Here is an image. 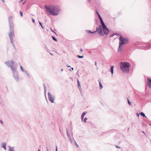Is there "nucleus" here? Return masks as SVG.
Segmentation results:
<instances>
[{
	"label": "nucleus",
	"instance_id": "11",
	"mask_svg": "<svg viewBox=\"0 0 151 151\" xmlns=\"http://www.w3.org/2000/svg\"><path fill=\"white\" fill-rule=\"evenodd\" d=\"M105 27H103L102 28L104 33V35L105 34L106 35H107L109 33V29L106 26Z\"/></svg>",
	"mask_w": 151,
	"mask_h": 151
},
{
	"label": "nucleus",
	"instance_id": "62",
	"mask_svg": "<svg viewBox=\"0 0 151 151\" xmlns=\"http://www.w3.org/2000/svg\"><path fill=\"white\" fill-rule=\"evenodd\" d=\"M86 113H85L86 114Z\"/></svg>",
	"mask_w": 151,
	"mask_h": 151
},
{
	"label": "nucleus",
	"instance_id": "50",
	"mask_svg": "<svg viewBox=\"0 0 151 151\" xmlns=\"http://www.w3.org/2000/svg\"><path fill=\"white\" fill-rule=\"evenodd\" d=\"M67 67H70V65H68V66H67Z\"/></svg>",
	"mask_w": 151,
	"mask_h": 151
},
{
	"label": "nucleus",
	"instance_id": "59",
	"mask_svg": "<svg viewBox=\"0 0 151 151\" xmlns=\"http://www.w3.org/2000/svg\"><path fill=\"white\" fill-rule=\"evenodd\" d=\"M142 132L145 134V133L144 132Z\"/></svg>",
	"mask_w": 151,
	"mask_h": 151
},
{
	"label": "nucleus",
	"instance_id": "49",
	"mask_svg": "<svg viewBox=\"0 0 151 151\" xmlns=\"http://www.w3.org/2000/svg\"><path fill=\"white\" fill-rule=\"evenodd\" d=\"M70 143H72V140H70Z\"/></svg>",
	"mask_w": 151,
	"mask_h": 151
},
{
	"label": "nucleus",
	"instance_id": "17",
	"mask_svg": "<svg viewBox=\"0 0 151 151\" xmlns=\"http://www.w3.org/2000/svg\"><path fill=\"white\" fill-rule=\"evenodd\" d=\"M1 147H3L5 150H6V143L5 142H2L1 144Z\"/></svg>",
	"mask_w": 151,
	"mask_h": 151
},
{
	"label": "nucleus",
	"instance_id": "29",
	"mask_svg": "<svg viewBox=\"0 0 151 151\" xmlns=\"http://www.w3.org/2000/svg\"><path fill=\"white\" fill-rule=\"evenodd\" d=\"M127 101H128V104L129 105H130L131 103L129 101V99H127Z\"/></svg>",
	"mask_w": 151,
	"mask_h": 151
},
{
	"label": "nucleus",
	"instance_id": "16",
	"mask_svg": "<svg viewBox=\"0 0 151 151\" xmlns=\"http://www.w3.org/2000/svg\"><path fill=\"white\" fill-rule=\"evenodd\" d=\"M98 81L99 83V88L100 89H101L103 88V86L101 83V79H99L98 80Z\"/></svg>",
	"mask_w": 151,
	"mask_h": 151
},
{
	"label": "nucleus",
	"instance_id": "41",
	"mask_svg": "<svg viewBox=\"0 0 151 151\" xmlns=\"http://www.w3.org/2000/svg\"><path fill=\"white\" fill-rule=\"evenodd\" d=\"M100 22H103L102 19L100 20Z\"/></svg>",
	"mask_w": 151,
	"mask_h": 151
},
{
	"label": "nucleus",
	"instance_id": "30",
	"mask_svg": "<svg viewBox=\"0 0 151 151\" xmlns=\"http://www.w3.org/2000/svg\"><path fill=\"white\" fill-rule=\"evenodd\" d=\"M20 16L21 17H22V16H23L22 12L21 11H20Z\"/></svg>",
	"mask_w": 151,
	"mask_h": 151
},
{
	"label": "nucleus",
	"instance_id": "56",
	"mask_svg": "<svg viewBox=\"0 0 151 151\" xmlns=\"http://www.w3.org/2000/svg\"><path fill=\"white\" fill-rule=\"evenodd\" d=\"M75 142V144H77V143H76V141H75V142Z\"/></svg>",
	"mask_w": 151,
	"mask_h": 151
},
{
	"label": "nucleus",
	"instance_id": "6",
	"mask_svg": "<svg viewBox=\"0 0 151 151\" xmlns=\"http://www.w3.org/2000/svg\"><path fill=\"white\" fill-rule=\"evenodd\" d=\"M5 63L8 67L11 68L12 71H14L16 68L13 67L14 62L13 61H8L5 62Z\"/></svg>",
	"mask_w": 151,
	"mask_h": 151
},
{
	"label": "nucleus",
	"instance_id": "3",
	"mask_svg": "<svg viewBox=\"0 0 151 151\" xmlns=\"http://www.w3.org/2000/svg\"><path fill=\"white\" fill-rule=\"evenodd\" d=\"M131 65L130 63L126 62H121L120 64V68L124 73H129V67Z\"/></svg>",
	"mask_w": 151,
	"mask_h": 151
},
{
	"label": "nucleus",
	"instance_id": "57",
	"mask_svg": "<svg viewBox=\"0 0 151 151\" xmlns=\"http://www.w3.org/2000/svg\"><path fill=\"white\" fill-rule=\"evenodd\" d=\"M2 0L3 1V2H4V0Z\"/></svg>",
	"mask_w": 151,
	"mask_h": 151
},
{
	"label": "nucleus",
	"instance_id": "35",
	"mask_svg": "<svg viewBox=\"0 0 151 151\" xmlns=\"http://www.w3.org/2000/svg\"><path fill=\"white\" fill-rule=\"evenodd\" d=\"M99 17L100 20L102 19L101 17V16H99Z\"/></svg>",
	"mask_w": 151,
	"mask_h": 151
},
{
	"label": "nucleus",
	"instance_id": "20",
	"mask_svg": "<svg viewBox=\"0 0 151 151\" xmlns=\"http://www.w3.org/2000/svg\"><path fill=\"white\" fill-rule=\"evenodd\" d=\"M8 147L9 148L8 151H14V147H11L10 146H9Z\"/></svg>",
	"mask_w": 151,
	"mask_h": 151
},
{
	"label": "nucleus",
	"instance_id": "38",
	"mask_svg": "<svg viewBox=\"0 0 151 151\" xmlns=\"http://www.w3.org/2000/svg\"><path fill=\"white\" fill-rule=\"evenodd\" d=\"M23 0H20L19 1V3H21Z\"/></svg>",
	"mask_w": 151,
	"mask_h": 151
},
{
	"label": "nucleus",
	"instance_id": "34",
	"mask_svg": "<svg viewBox=\"0 0 151 151\" xmlns=\"http://www.w3.org/2000/svg\"><path fill=\"white\" fill-rule=\"evenodd\" d=\"M115 147L116 148H120L121 147L116 145H115Z\"/></svg>",
	"mask_w": 151,
	"mask_h": 151
},
{
	"label": "nucleus",
	"instance_id": "46",
	"mask_svg": "<svg viewBox=\"0 0 151 151\" xmlns=\"http://www.w3.org/2000/svg\"><path fill=\"white\" fill-rule=\"evenodd\" d=\"M49 53H50V54L51 55H53V54H52V53H50V52H49Z\"/></svg>",
	"mask_w": 151,
	"mask_h": 151
},
{
	"label": "nucleus",
	"instance_id": "43",
	"mask_svg": "<svg viewBox=\"0 0 151 151\" xmlns=\"http://www.w3.org/2000/svg\"><path fill=\"white\" fill-rule=\"evenodd\" d=\"M51 30L52 31V32H54L55 33V34H56V33L55 32H54V31H53V30H52L51 29Z\"/></svg>",
	"mask_w": 151,
	"mask_h": 151
},
{
	"label": "nucleus",
	"instance_id": "26",
	"mask_svg": "<svg viewBox=\"0 0 151 151\" xmlns=\"http://www.w3.org/2000/svg\"><path fill=\"white\" fill-rule=\"evenodd\" d=\"M43 86L44 87V90H45V94L46 93V87L45 85V84H43Z\"/></svg>",
	"mask_w": 151,
	"mask_h": 151
},
{
	"label": "nucleus",
	"instance_id": "9",
	"mask_svg": "<svg viewBox=\"0 0 151 151\" xmlns=\"http://www.w3.org/2000/svg\"><path fill=\"white\" fill-rule=\"evenodd\" d=\"M48 95L49 100L51 102V103H54L55 96L51 94L50 92H48Z\"/></svg>",
	"mask_w": 151,
	"mask_h": 151
},
{
	"label": "nucleus",
	"instance_id": "33",
	"mask_svg": "<svg viewBox=\"0 0 151 151\" xmlns=\"http://www.w3.org/2000/svg\"><path fill=\"white\" fill-rule=\"evenodd\" d=\"M32 22L34 23H35V19L33 18L32 19Z\"/></svg>",
	"mask_w": 151,
	"mask_h": 151
},
{
	"label": "nucleus",
	"instance_id": "14",
	"mask_svg": "<svg viewBox=\"0 0 151 151\" xmlns=\"http://www.w3.org/2000/svg\"><path fill=\"white\" fill-rule=\"evenodd\" d=\"M77 81L78 83V87L79 91H80L81 93V94L82 95L81 92V86L80 83L79 81L78 80H77Z\"/></svg>",
	"mask_w": 151,
	"mask_h": 151
},
{
	"label": "nucleus",
	"instance_id": "42",
	"mask_svg": "<svg viewBox=\"0 0 151 151\" xmlns=\"http://www.w3.org/2000/svg\"><path fill=\"white\" fill-rule=\"evenodd\" d=\"M137 116H139V114L138 113H137Z\"/></svg>",
	"mask_w": 151,
	"mask_h": 151
},
{
	"label": "nucleus",
	"instance_id": "37",
	"mask_svg": "<svg viewBox=\"0 0 151 151\" xmlns=\"http://www.w3.org/2000/svg\"><path fill=\"white\" fill-rule=\"evenodd\" d=\"M114 34H115V35H116L117 36H118L119 35V34L117 33H116Z\"/></svg>",
	"mask_w": 151,
	"mask_h": 151
},
{
	"label": "nucleus",
	"instance_id": "2",
	"mask_svg": "<svg viewBox=\"0 0 151 151\" xmlns=\"http://www.w3.org/2000/svg\"><path fill=\"white\" fill-rule=\"evenodd\" d=\"M119 40V43L118 51L121 52L123 51V47H122V45L123 44L127 43L129 41V39L126 37H123L121 35Z\"/></svg>",
	"mask_w": 151,
	"mask_h": 151
},
{
	"label": "nucleus",
	"instance_id": "44",
	"mask_svg": "<svg viewBox=\"0 0 151 151\" xmlns=\"http://www.w3.org/2000/svg\"><path fill=\"white\" fill-rule=\"evenodd\" d=\"M95 65L96 66V64H97V63H96V62H95Z\"/></svg>",
	"mask_w": 151,
	"mask_h": 151
},
{
	"label": "nucleus",
	"instance_id": "45",
	"mask_svg": "<svg viewBox=\"0 0 151 151\" xmlns=\"http://www.w3.org/2000/svg\"><path fill=\"white\" fill-rule=\"evenodd\" d=\"M59 130L60 132H62V131L60 129V128H59Z\"/></svg>",
	"mask_w": 151,
	"mask_h": 151
},
{
	"label": "nucleus",
	"instance_id": "13",
	"mask_svg": "<svg viewBox=\"0 0 151 151\" xmlns=\"http://www.w3.org/2000/svg\"><path fill=\"white\" fill-rule=\"evenodd\" d=\"M148 82H147V85L149 87L151 88V79L149 78H147Z\"/></svg>",
	"mask_w": 151,
	"mask_h": 151
},
{
	"label": "nucleus",
	"instance_id": "55",
	"mask_svg": "<svg viewBox=\"0 0 151 151\" xmlns=\"http://www.w3.org/2000/svg\"><path fill=\"white\" fill-rule=\"evenodd\" d=\"M88 0L89 3H90L91 0Z\"/></svg>",
	"mask_w": 151,
	"mask_h": 151
},
{
	"label": "nucleus",
	"instance_id": "22",
	"mask_svg": "<svg viewBox=\"0 0 151 151\" xmlns=\"http://www.w3.org/2000/svg\"><path fill=\"white\" fill-rule=\"evenodd\" d=\"M86 32L87 33H89V34H91V33L94 34L95 33V32H92L91 30H86Z\"/></svg>",
	"mask_w": 151,
	"mask_h": 151
},
{
	"label": "nucleus",
	"instance_id": "48",
	"mask_svg": "<svg viewBox=\"0 0 151 151\" xmlns=\"http://www.w3.org/2000/svg\"><path fill=\"white\" fill-rule=\"evenodd\" d=\"M87 118L86 117V120H87Z\"/></svg>",
	"mask_w": 151,
	"mask_h": 151
},
{
	"label": "nucleus",
	"instance_id": "12",
	"mask_svg": "<svg viewBox=\"0 0 151 151\" xmlns=\"http://www.w3.org/2000/svg\"><path fill=\"white\" fill-rule=\"evenodd\" d=\"M20 69L22 70V72H23L25 74H27V75L28 76H29V78H30V77L29 74V73H28L27 71L26 70H25L24 69H23V68L22 67L21 65L20 66Z\"/></svg>",
	"mask_w": 151,
	"mask_h": 151
},
{
	"label": "nucleus",
	"instance_id": "10",
	"mask_svg": "<svg viewBox=\"0 0 151 151\" xmlns=\"http://www.w3.org/2000/svg\"><path fill=\"white\" fill-rule=\"evenodd\" d=\"M12 72L13 74L14 77V78L15 80L17 81H18L19 78L17 72L16 71V68L15 69L14 71H12Z\"/></svg>",
	"mask_w": 151,
	"mask_h": 151
},
{
	"label": "nucleus",
	"instance_id": "7",
	"mask_svg": "<svg viewBox=\"0 0 151 151\" xmlns=\"http://www.w3.org/2000/svg\"><path fill=\"white\" fill-rule=\"evenodd\" d=\"M98 32L99 35L100 36H103L104 35L103 33L102 30V28L101 26L99 25L98 27H97L96 28V30L93 32Z\"/></svg>",
	"mask_w": 151,
	"mask_h": 151
},
{
	"label": "nucleus",
	"instance_id": "21",
	"mask_svg": "<svg viewBox=\"0 0 151 151\" xmlns=\"http://www.w3.org/2000/svg\"><path fill=\"white\" fill-rule=\"evenodd\" d=\"M139 114L141 115V116L147 118V117L145 116V114L143 112H140L139 113Z\"/></svg>",
	"mask_w": 151,
	"mask_h": 151
},
{
	"label": "nucleus",
	"instance_id": "1",
	"mask_svg": "<svg viewBox=\"0 0 151 151\" xmlns=\"http://www.w3.org/2000/svg\"><path fill=\"white\" fill-rule=\"evenodd\" d=\"M45 8L46 12L48 14H50L54 16L57 15L58 14L59 9L58 6L54 5L53 6L50 7L45 5Z\"/></svg>",
	"mask_w": 151,
	"mask_h": 151
},
{
	"label": "nucleus",
	"instance_id": "5",
	"mask_svg": "<svg viewBox=\"0 0 151 151\" xmlns=\"http://www.w3.org/2000/svg\"><path fill=\"white\" fill-rule=\"evenodd\" d=\"M9 37L10 42L13 47L15 49V45L13 42V38L14 37V30H10V32L9 33Z\"/></svg>",
	"mask_w": 151,
	"mask_h": 151
},
{
	"label": "nucleus",
	"instance_id": "31",
	"mask_svg": "<svg viewBox=\"0 0 151 151\" xmlns=\"http://www.w3.org/2000/svg\"><path fill=\"white\" fill-rule=\"evenodd\" d=\"M115 35V34H111L110 35V37H113L114 35Z\"/></svg>",
	"mask_w": 151,
	"mask_h": 151
},
{
	"label": "nucleus",
	"instance_id": "23",
	"mask_svg": "<svg viewBox=\"0 0 151 151\" xmlns=\"http://www.w3.org/2000/svg\"><path fill=\"white\" fill-rule=\"evenodd\" d=\"M66 132H67V135L68 137V138L70 137V134L69 133L67 128H66Z\"/></svg>",
	"mask_w": 151,
	"mask_h": 151
},
{
	"label": "nucleus",
	"instance_id": "63",
	"mask_svg": "<svg viewBox=\"0 0 151 151\" xmlns=\"http://www.w3.org/2000/svg\"><path fill=\"white\" fill-rule=\"evenodd\" d=\"M150 125L151 126V124H150Z\"/></svg>",
	"mask_w": 151,
	"mask_h": 151
},
{
	"label": "nucleus",
	"instance_id": "27",
	"mask_svg": "<svg viewBox=\"0 0 151 151\" xmlns=\"http://www.w3.org/2000/svg\"><path fill=\"white\" fill-rule=\"evenodd\" d=\"M77 57L78 58H82L83 57V55L81 56V55H77Z\"/></svg>",
	"mask_w": 151,
	"mask_h": 151
},
{
	"label": "nucleus",
	"instance_id": "32",
	"mask_svg": "<svg viewBox=\"0 0 151 151\" xmlns=\"http://www.w3.org/2000/svg\"><path fill=\"white\" fill-rule=\"evenodd\" d=\"M96 13L97 14V15H98V17H99V16H100V15L99 13V12L97 11H96Z\"/></svg>",
	"mask_w": 151,
	"mask_h": 151
},
{
	"label": "nucleus",
	"instance_id": "61",
	"mask_svg": "<svg viewBox=\"0 0 151 151\" xmlns=\"http://www.w3.org/2000/svg\"><path fill=\"white\" fill-rule=\"evenodd\" d=\"M69 70H70V71H71V70H70V69H69Z\"/></svg>",
	"mask_w": 151,
	"mask_h": 151
},
{
	"label": "nucleus",
	"instance_id": "18",
	"mask_svg": "<svg viewBox=\"0 0 151 151\" xmlns=\"http://www.w3.org/2000/svg\"><path fill=\"white\" fill-rule=\"evenodd\" d=\"M114 66L113 65H112L111 66L110 72L112 75H113L114 73Z\"/></svg>",
	"mask_w": 151,
	"mask_h": 151
},
{
	"label": "nucleus",
	"instance_id": "40",
	"mask_svg": "<svg viewBox=\"0 0 151 151\" xmlns=\"http://www.w3.org/2000/svg\"><path fill=\"white\" fill-rule=\"evenodd\" d=\"M70 141L72 140L71 137L68 138Z\"/></svg>",
	"mask_w": 151,
	"mask_h": 151
},
{
	"label": "nucleus",
	"instance_id": "8",
	"mask_svg": "<svg viewBox=\"0 0 151 151\" xmlns=\"http://www.w3.org/2000/svg\"><path fill=\"white\" fill-rule=\"evenodd\" d=\"M12 16H10L8 18L10 30H14V25L12 22Z\"/></svg>",
	"mask_w": 151,
	"mask_h": 151
},
{
	"label": "nucleus",
	"instance_id": "47",
	"mask_svg": "<svg viewBox=\"0 0 151 151\" xmlns=\"http://www.w3.org/2000/svg\"><path fill=\"white\" fill-rule=\"evenodd\" d=\"M71 69H72V70H73V68H71Z\"/></svg>",
	"mask_w": 151,
	"mask_h": 151
},
{
	"label": "nucleus",
	"instance_id": "4",
	"mask_svg": "<svg viewBox=\"0 0 151 151\" xmlns=\"http://www.w3.org/2000/svg\"><path fill=\"white\" fill-rule=\"evenodd\" d=\"M142 45H144L138 47L139 49L147 50L151 48V43L145 42L143 43Z\"/></svg>",
	"mask_w": 151,
	"mask_h": 151
},
{
	"label": "nucleus",
	"instance_id": "52",
	"mask_svg": "<svg viewBox=\"0 0 151 151\" xmlns=\"http://www.w3.org/2000/svg\"><path fill=\"white\" fill-rule=\"evenodd\" d=\"M80 50H81V51H83V50H82V49H80Z\"/></svg>",
	"mask_w": 151,
	"mask_h": 151
},
{
	"label": "nucleus",
	"instance_id": "51",
	"mask_svg": "<svg viewBox=\"0 0 151 151\" xmlns=\"http://www.w3.org/2000/svg\"><path fill=\"white\" fill-rule=\"evenodd\" d=\"M47 151H48L47 147Z\"/></svg>",
	"mask_w": 151,
	"mask_h": 151
},
{
	"label": "nucleus",
	"instance_id": "25",
	"mask_svg": "<svg viewBox=\"0 0 151 151\" xmlns=\"http://www.w3.org/2000/svg\"><path fill=\"white\" fill-rule=\"evenodd\" d=\"M39 24L40 25V26H41V27H42V28L43 29H45V27H44L42 25V23L41 22H39Z\"/></svg>",
	"mask_w": 151,
	"mask_h": 151
},
{
	"label": "nucleus",
	"instance_id": "54",
	"mask_svg": "<svg viewBox=\"0 0 151 151\" xmlns=\"http://www.w3.org/2000/svg\"><path fill=\"white\" fill-rule=\"evenodd\" d=\"M76 145L77 146V147H78V145H77V144H76Z\"/></svg>",
	"mask_w": 151,
	"mask_h": 151
},
{
	"label": "nucleus",
	"instance_id": "58",
	"mask_svg": "<svg viewBox=\"0 0 151 151\" xmlns=\"http://www.w3.org/2000/svg\"><path fill=\"white\" fill-rule=\"evenodd\" d=\"M38 151H40V149H38Z\"/></svg>",
	"mask_w": 151,
	"mask_h": 151
},
{
	"label": "nucleus",
	"instance_id": "19",
	"mask_svg": "<svg viewBox=\"0 0 151 151\" xmlns=\"http://www.w3.org/2000/svg\"><path fill=\"white\" fill-rule=\"evenodd\" d=\"M101 23V25L102 26V28H103V27H105L106 26L104 22H100Z\"/></svg>",
	"mask_w": 151,
	"mask_h": 151
},
{
	"label": "nucleus",
	"instance_id": "39",
	"mask_svg": "<svg viewBox=\"0 0 151 151\" xmlns=\"http://www.w3.org/2000/svg\"><path fill=\"white\" fill-rule=\"evenodd\" d=\"M56 148L55 151H57V150H58L57 146L56 145Z\"/></svg>",
	"mask_w": 151,
	"mask_h": 151
},
{
	"label": "nucleus",
	"instance_id": "60",
	"mask_svg": "<svg viewBox=\"0 0 151 151\" xmlns=\"http://www.w3.org/2000/svg\"><path fill=\"white\" fill-rule=\"evenodd\" d=\"M93 36H95V34H94L93 35Z\"/></svg>",
	"mask_w": 151,
	"mask_h": 151
},
{
	"label": "nucleus",
	"instance_id": "53",
	"mask_svg": "<svg viewBox=\"0 0 151 151\" xmlns=\"http://www.w3.org/2000/svg\"><path fill=\"white\" fill-rule=\"evenodd\" d=\"M61 71H63V69H61Z\"/></svg>",
	"mask_w": 151,
	"mask_h": 151
},
{
	"label": "nucleus",
	"instance_id": "28",
	"mask_svg": "<svg viewBox=\"0 0 151 151\" xmlns=\"http://www.w3.org/2000/svg\"><path fill=\"white\" fill-rule=\"evenodd\" d=\"M45 48L46 50L47 51L49 52V50L48 49L47 47V46L46 45H45Z\"/></svg>",
	"mask_w": 151,
	"mask_h": 151
},
{
	"label": "nucleus",
	"instance_id": "36",
	"mask_svg": "<svg viewBox=\"0 0 151 151\" xmlns=\"http://www.w3.org/2000/svg\"><path fill=\"white\" fill-rule=\"evenodd\" d=\"M0 123L1 124H3V122L2 121V120H0Z\"/></svg>",
	"mask_w": 151,
	"mask_h": 151
},
{
	"label": "nucleus",
	"instance_id": "24",
	"mask_svg": "<svg viewBox=\"0 0 151 151\" xmlns=\"http://www.w3.org/2000/svg\"><path fill=\"white\" fill-rule=\"evenodd\" d=\"M52 39L55 41H57V39L55 37H53V36H52Z\"/></svg>",
	"mask_w": 151,
	"mask_h": 151
},
{
	"label": "nucleus",
	"instance_id": "15",
	"mask_svg": "<svg viewBox=\"0 0 151 151\" xmlns=\"http://www.w3.org/2000/svg\"><path fill=\"white\" fill-rule=\"evenodd\" d=\"M85 116V111L82 114L81 116V119L82 121H83L84 122H85V118L84 119V117Z\"/></svg>",
	"mask_w": 151,
	"mask_h": 151
}]
</instances>
